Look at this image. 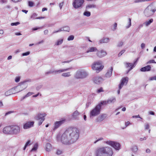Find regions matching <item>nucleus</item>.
<instances>
[{
    "label": "nucleus",
    "instance_id": "obj_11",
    "mask_svg": "<svg viewBox=\"0 0 156 156\" xmlns=\"http://www.w3.org/2000/svg\"><path fill=\"white\" fill-rule=\"evenodd\" d=\"M116 101V98L115 97H112L109 98L107 101H103L101 102V104L103 105H106L107 104H113Z\"/></svg>",
    "mask_w": 156,
    "mask_h": 156
},
{
    "label": "nucleus",
    "instance_id": "obj_30",
    "mask_svg": "<svg viewBox=\"0 0 156 156\" xmlns=\"http://www.w3.org/2000/svg\"><path fill=\"white\" fill-rule=\"evenodd\" d=\"M63 39L58 40L55 43V45L58 46L61 44L63 43Z\"/></svg>",
    "mask_w": 156,
    "mask_h": 156
},
{
    "label": "nucleus",
    "instance_id": "obj_58",
    "mask_svg": "<svg viewBox=\"0 0 156 156\" xmlns=\"http://www.w3.org/2000/svg\"><path fill=\"white\" fill-rule=\"evenodd\" d=\"M117 23H114V29L113 30V31L115 30L116 29V27H117Z\"/></svg>",
    "mask_w": 156,
    "mask_h": 156
},
{
    "label": "nucleus",
    "instance_id": "obj_42",
    "mask_svg": "<svg viewBox=\"0 0 156 156\" xmlns=\"http://www.w3.org/2000/svg\"><path fill=\"white\" fill-rule=\"evenodd\" d=\"M64 27L61 28L60 29H59V30H58L57 31H54L53 32V34L55 33H57L58 32H60L61 31H64Z\"/></svg>",
    "mask_w": 156,
    "mask_h": 156
},
{
    "label": "nucleus",
    "instance_id": "obj_44",
    "mask_svg": "<svg viewBox=\"0 0 156 156\" xmlns=\"http://www.w3.org/2000/svg\"><path fill=\"white\" fill-rule=\"evenodd\" d=\"M126 51V50L123 49L121 50L120 52L118 54V57H120L123 53H124Z\"/></svg>",
    "mask_w": 156,
    "mask_h": 156
},
{
    "label": "nucleus",
    "instance_id": "obj_38",
    "mask_svg": "<svg viewBox=\"0 0 156 156\" xmlns=\"http://www.w3.org/2000/svg\"><path fill=\"white\" fill-rule=\"evenodd\" d=\"M126 67L128 68L129 67H131L132 66H134V65L131 63L126 62L125 63Z\"/></svg>",
    "mask_w": 156,
    "mask_h": 156
},
{
    "label": "nucleus",
    "instance_id": "obj_2",
    "mask_svg": "<svg viewBox=\"0 0 156 156\" xmlns=\"http://www.w3.org/2000/svg\"><path fill=\"white\" fill-rule=\"evenodd\" d=\"M113 154L112 148L109 147H102L97 149L96 156H112Z\"/></svg>",
    "mask_w": 156,
    "mask_h": 156
},
{
    "label": "nucleus",
    "instance_id": "obj_12",
    "mask_svg": "<svg viewBox=\"0 0 156 156\" xmlns=\"http://www.w3.org/2000/svg\"><path fill=\"white\" fill-rule=\"evenodd\" d=\"M66 121V119H63L62 120L55 122L54 123V127L53 129V131H55L56 129L59 127L61 125L63 124Z\"/></svg>",
    "mask_w": 156,
    "mask_h": 156
},
{
    "label": "nucleus",
    "instance_id": "obj_35",
    "mask_svg": "<svg viewBox=\"0 0 156 156\" xmlns=\"http://www.w3.org/2000/svg\"><path fill=\"white\" fill-rule=\"evenodd\" d=\"M91 13L90 12L87 10L84 11L83 13V15L87 17H89L90 16Z\"/></svg>",
    "mask_w": 156,
    "mask_h": 156
},
{
    "label": "nucleus",
    "instance_id": "obj_37",
    "mask_svg": "<svg viewBox=\"0 0 156 156\" xmlns=\"http://www.w3.org/2000/svg\"><path fill=\"white\" fill-rule=\"evenodd\" d=\"M70 76V73L69 72H68L66 73H63L62 74V76L65 77H67L69 76Z\"/></svg>",
    "mask_w": 156,
    "mask_h": 156
},
{
    "label": "nucleus",
    "instance_id": "obj_7",
    "mask_svg": "<svg viewBox=\"0 0 156 156\" xmlns=\"http://www.w3.org/2000/svg\"><path fill=\"white\" fill-rule=\"evenodd\" d=\"M46 115V114L45 113H40L36 115L35 117V119L37 120H40L39 121L38 125L40 126L45 120L44 117Z\"/></svg>",
    "mask_w": 156,
    "mask_h": 156
},
{
    "label": "nucleus",
    "instance_id": "obj_6",
    "mask_svg": "<svg viewBox=\"0 0 156 156\" xmlns=\"http://www.w3.org/2000/svg\"><path fill=\"white\" fill-rule=\"evenodd\" d=\"M104 142L113 147L116 151H119L120 149L121 145L119 143L111 140L106 141Z\"/></svg>",
    "mask_w": 156,
    "mask_h": 156
},
{
    "label": "nucleus",
    "instance_id": "obj_51",
    "mask_svg": "<svg viewBox=\"0 0 156 156\" xmlns=\"http://www.w3.org/2000/svg\"><path fill=\"white\" fill-rule=\"evenodd\" d=\"M103 91V88L101 87L97 90V92L98 93H100L101 92Z\"/></svg>",
    "mask_w": 156,
    "mask_h": 156
},
{
    "label": "nucleus",
    "instance_id": "obj_47",
    "mask_svg": "<svg viewBox=\"0 0 156 156\" xmlns=\"http://www.w3.org/2000/svg\"><path fill=\"white\" fill-rule=\"evenodd\" d=\"M30 52L29 51H27L25 52L22 53V55L23 56H27L30 54Z\"/></svg>",
    "mask_w": 156,
    "mask_h": 156
},
{
    "label": "nucleus",
    "instance_id": "obj_43",
    "mask_svg": "<svg viewBox=\"0 0 156 156\" xmlns=\"http://www.w3.org/2000/svg\"><path fill=\"white\" fill-rule=\"evenodd\" d=\"M123 44V42L122 41H119L117 45L118 47H122Z\"/></svg>",
    "mask_w": 156,
    "mask_h": 156
},
{
    "label": "nucleus",
    "instance_id": "obj_39",
    "mask_svg": "<svg viewBox=\"0 0 156 156\" xmlns=\"http://www.w3.org/2000/svg\"><path fill=\"white\" fill-rule=\"evenodd\" d=\"M74 36L73 35L69 36L67 40L68 41L73 40L74 39Z\"/></svg>",
    "mask_w": 156,
    "mask_h": 156
},
{
    "label": "nucleus",
    "instance_id": "obj_24",
    "mask_svg": "<svg viewBox=\"0 0 156 156\" xmlns=\"http://www.w3.org/2000/svg\"><path fill=\"white\" fill-rule=\"evenodd\" d=\"M96 6L93 4H88L86 5V9H94L96 8Z\"/></svg>",
    "mask_w": 156,
    "mask_h": 156
},
{
    "label": "nucleus",
    "instance_id": "obj_53",
    "mask_svg": "<svg viewBox=\"0 0 156 156\" xmlns=\"http://www.w3.org/2000/svg\"><path fill=\"white\" fill-rule=\"evenodd\" d=\"M156 80V76L151 77L150 78V80Z\"/></svg>",
    "mask_w": 156,
    "mask_h": 156
},
{
    "label": "nucleus",
    "instance_id": "obj_54",
    "mask_svg": "<svg viewBox=\"0 0 156 156\" xmlns=\"http://www.w3.org/2000/svg\"><path fill=\"white\" fill-rule=\"evenodd\" d=\"M30 140H28L26 143V144H25V145L27 147L28 145H30L31 144H30Z\"/></svg>",
    "mask_w": 156,
    "mask_h": 156
},
{
    "label": "nucleus",
    "instance_id": "obj_31",
    "mask_svg": "<svg viewBox=\"0 0 156 156\" xmlns=\"http://www.w3.org/2000/svg\"><path fill=\"white\" fill-rule=\"evenodd\" d=\"M153 19H151L149 20L148 21H147L144 23V24H145L146 26H147L153 22Z\"/></svg>",
    "mask_w": 156,
    "mask_h": 156
},
{
    "label": "nucleus",
    "instance_id": "obj_41",
    "mask_svg": "<svg viewBox=\"0 0 156 156\" xmlns=\"http://www.w3.org/2000/svg\"><path fill=\"white\" fill-rule=\"evenodd\" d=\"M128 25L126 27V28H128L131 26V19L130 18H129L128 19Z\"/></svg>",
    "mask_w": 156,
    "mask_h": 156
},
{
    "label": "nucleus",
    "instance_id": "obj_52",
    "mask_svg": "<svg viewBox=\"0 0 156 156\" xmlns=\"http://www.w3.org/2000/svg\"><path fill=\"white\" fill-rule=\"evenodd\" d=\"M155 63V62L154 60H150V61H149L147 63V64H149V63Z\"/></svg>",
    "mask_w": 156,
    "mask_h": 156
},
{
    "label": "nucleus",
    "instance_id": "obj_4",
    "mask_svg": "<svg viewBox=\"0 0 156 156\" xmlns=\"http://www.w3.org/2000/svg\"><path fill=\"white\" fill-rule=\"evenodd\" d=\"M30 80H25L19 83V85L14 88V89L16 88H18L19 89L18 91L16 92L18 93L26 89L27 87L28 84L26 83L27 82H30Z\"/></svg>",
    "mask_w": 156,
    "mask_h": 156
},
{
    "label": "nucleus",
    "instance_id": "obj_59",
    "mask_svg": "<svg viewBox=\"0 0 156 156\" xmlns=\"http://www.w3.org/2000/svg\"><path fill=\"white\" fill-rule=\"evenodd\" d=\"M41 28L40 27H34L32 28V30L33 31H35L37 30L38 29H41Z\"/></svg>",
    "mask_w": 156,
    "mask_h": 156
},
{
    "label": "nucleus",
    "instance_id": "obj_9",
    "mask_svg": "<svg viewBox=\"0 0 156 156\" xmlns=\"http://www.w3.org/2000/svg\"><path fill=\"white\" fill-rule=\"evenodd\" d=\"M21 131V128L18 126H12V134L17 135Z\"/></svg>",
    "mask_w": 156,
    "mask_h": 156
},
{
    "label": "nucleus",
    "instance_id": "obj_56",
    "mask_svg": "<svg viewBox=\"0 0 156 156\" xmlns=\"http://www.w3.org/2000/svg\"><path fill=\"white\" fill-rule=\"evenodd\" d=\"M42 85H40L36 87V89L37 90H39L42 87Z\"/></svg>",
    "mask_w": 156,
    "mask_h": 156
},
{
    "label": "nucleus",
    "instance_id": "obj_25",
    "mask_svg": "<svg viewBox=\"0 0 156 156\" xmlns=\"http://www.w3.org/2000/svg\"><path fill=\"white\" fill-rule=\"evenodd\" d=\"M98 51L96 48L95 47H91L89 49L86 51V53H88L90 52Z\"/></svg>",
    "mask_w": 156,
    "mask_h": 156
},
{
    "label": "nucleus",
    "instance_id": "obj_33",
    "mask_svg": "<svg viewBox=\"0 0 156 156\" xmlns=\"http://www.w3.org/2000/svg\"><path fill=\"white\" fill-rule=\"evenodd\" d=\"M38 148V144L37 143L35 144L33 146V148L31 149L30 151H37Z\"/></svg>",
    "mask_w": 156,
    "mask_h": 156
},
{
    "label": "nucleus",
    "instance_id": "obj_46",
    "mask_svg": "<svg viewBox=\"0 0 156 156\" xmlns=\"http://www.w3.org/2000/svg\"><path fill=\"white\" fill-rule=\"evenodd\" d=\"M20 24V23L17 22L15 23H12L11 24V25L12 26H17L19 24Z\"/></svg>",
    "mask_w": 156,
    "mask_h": 156
},
{
    "label": "nucleus",
    "instance_id": "obj_27",
    "mask_svg": "<svg viewBox=\"0 0 156 156\" xmlns=\"http://www.w3.org/2000/svg\"><path fill=\"white\" fill-rule=\"evenodd\" d=\"M52 148L51 145L49 143H47L46 145V150L47 151L49 152Z\"/></svg>",
    "mask_w": 156,
    "mask_h": 156
},
{
    "label": "nucleus",
    "instance_id": "obj_61",
    "mask_svg": "<svg viewBox=\"0 0 156 156\" xmlns=\"http://www.w3.org/2000/svg\"><path fill=\"white\" fill-rule=\"evenodd\" d=\"M7 2V0H1L0 1V3L1 4L6 3Z\"/></svg>",
    "mask_w": 156,
    "mask_h": 156
},
{
    "label": "nucleus",
    "instance_id": "obj_55",
    "mask_svg": "<svg viewBox=\"0 0 156 156\" xmlns=\"http://www.w3.org/2000/svg\"><path fill=\"white\" fill-rule=\"evenodd\" d=\"M13 112H14L13 111H9L8 112H6L5 113V116H6L7 115H8L9 114H11V113H13Z\"/></svg>",
    "mask_w": 156,
    "mask_h": 156
},
{
    "label": "nucleus",
    "instance_id": "obj_64",
    "mask_svg": "<svg viewBox=\"0 0 156 156\" xmlns=\"http://www.w3.org/2000/svg\"><path fill=\"white\" fill-rule=\"evenodd\" d=\"M131 123L129 121H127V122H125V127H126L127 126H128L129 124H130Z\"/></svg>",
    "mask_w": 156,
    "mask_h": 156
},
{
    "label": "nucleus",
    "instance_id": "obj_45",
    "mask_svg": "<svg viewBox=\"0 0 156 156\" xmlns=\"http://www.w3.org/2000/svg\"><path fill=\"white\" fill-rule=\"evenodd\" d=\"M54 73V71H52L50 70L48 72H46L45 73V75H47L50 74Z\"/></svg>",
    "mask_w": 156,
    "mask_h": 156
},
{
    "label": "nucleus",
    "instance_id": "obj_18",
    "mask_svg": "<svg viewBox=\"0 0 156 156\" xmlns=\"http://www.w3.org/2000/svg\"><path fill=\"white\" fill-rule=\"evenodd\" d=\"M113 70V67L112 66H111L110 68L108 69L107 73L105 74V76L108 78L110 77L112 75Z\"/></svg>",
    "mask_w": 156,
    "mask_h": 156
},
{
    "label": "nucleus",
    "instance_id": "obj_60",
    "mask_svg": "<svg viewBox=\"0 0 156 156\" xmlns=\"http://www.w3.org/2000/svg\"><path fill=\"white\" fill-rule=\"evenodd\" d=\"M124 84H122L121 83H120L119 86V89H121L122 87Z\"/></svg>",
    "mask_w": 156,
    "mask_h": 156
},
{
    "label": "nucleus",
    "instance_id": "obj_15",
    "mask_svg": "<svg viewBox=\"0 0 156 156\" xmlns=\"http://www.w3.org/2000/svg\"><path fill=\"white\" fill-rule=\"evenodd\" d=\"M93 81L95 83L99 84L103 81V79L101 77L96 76L93 78Z\"/></svg>",
    "mask_w": 156,
    "mask_h": 156
},
{
    "label": "nucleus",
    "instance_id": "obj_5",
    "mask_svg": "<svg viewBox=\"0 0 156 156\" xmlns=\"http://www.w3.org/2000/svg\"><path fill=\"white\" fill-rule=\"evenodd\" d=\"M101 64L102 62L101 61L95 62L92 65V68L93 70H96V72L98 73L104 68V66Z\"/></svg>",
    "mask_w": 156,
    "mask_h": 156
},
{
    "label": "nucleus",
    "instance_id": "obj_8",
    "mask_svg": "<svg viewBox=\"0 0 156 156\" xmlns=\"http://www.w3.org/2000/svg\"><path fill=\"white\" fill-rule=\"evenodd\" d=\"M88 75L87 73L83 70H78L75 74V77L76 79H83Z\"/></svg>",
    "mask_w": 156,
    "mask_h": 156
},
{
    "label": "nucleus",
    "instance_id": "obj_40",
    "mask_svg": "<svg viewBox=\"0 0 156 156\" xmlns=\"http://www.w3.org/2000/svg\"><path fill=\"white\" fill-rule=\"evenodd\" d=\"M64 31L67 32H69L70 30V27L68 26L64 27Z\"/></svg>",
    "mask_w": 156,
    "mask_h": 156
},
{
    "label": "nucleus",
    "instance_id": "obj_28",
    "mask_svg": "<svg viewBox=\"0 0 156 156\" xmlns=\"http://www.w3.org/2000/svg\"><path fill=\"white\" fill-rule=\"evenodd\" d=\"M37 15L36 13H34V14L31 16V18L33 19H41L44 18V17H37Z\"/></svg>",
    "mask_w": 156,
    "mask_h": 156
},
{
    "label": "nucleus",
    "instance_id": "obj_19",
    "mask_svg": "<svg viewBox=\"0 0 156 156\" xmlns=\"http://www.w3.org/2000/svg\"><path fill=\"white\" fill-rule=\"evenodd\" d=\"M151 69V67L150 65H147L145 67L141 68L140 70L141 72L149 71Z\"/></svg>",
    "mask_w": 156,
    "mask_h": 156
},
{
    "label": "nucleus",
    "instance_id": "obj_10",
    "mask_svg": "<svg viewBox=\"0 0 156 156\" xmlns=\"http://www.w3.org/2000/svg\"><path fill=\"white\" fill-rule=\"evenodd\" d=\"M84 1V0H74L73 5L75 9H78L81 7Z\"/></svg>",
    "mask_w": 156,
    "mask_h": 156
},
{
    "label": "nucleus",
    "instance_id": "obj_36",
    "mask_svg": "<svg viewBox=\"0 0 156 156\" xmlns=\"http://www.w3.org/2000/svg\"><path fill=\"white\" fill-rule=\"evenodd\" d=\"M131 150L133 153H135L138 150V147L136 145L132 147Z\"/></svg>",
    "mask_w": 156,
    "mask_h": 156
},
{
    "label": "nucleus",
    "instance_id": "obj_21",
    "mask_svg": "<svg viewBox=\"0 0 156 156\" xmlns=\"http://www.w3.org/2000/svg\"><path fill=\"white\" fill-rule=\"evenodd\" d=\"M79 115L80 113L77 110H76L73 113L72 115L73 118L75 120H78L79 118L78 116Z\"/></svg>",
    "mask_w": 156,
    "mask_h": 156
},
{
    "label": "nucleus",
    "instance_id": "obj_49",
    "mask_svg": "<svg viewBox=\"0 0 156 156\" xmlns=\"http://www.w3.org/2000/svg\"><path fill=\"white\" fill-rule=\"evenodd\" d=\"M34 3L31 1H29L28 5L30 7H32L34 6Z\"/></svg>",
    "mask_w": 156,
    "mask_h": 156
},
{
    "label": "nucleus",
    "instance_id": "obj_3",
    "mask_svg": "<svg viewBox=\"0 0 156 156\" xmlns=\"http://www.w3.org/2000/svg\"><path fill=\"white\" fill-rule=\"evenodd\" d=\"M103 105L102 104H101V102L96 105L90 112V117H94L99 115L102 110L101 106Z\"/></svg>",
    "mask_w": 156,
    "mask_h": 156
},
{
    "label": "nucleus",
    "instance_id": "obj_14",
    "mask_svg": "<svg viewBox=\"0 0 156 156\" xmlns=\"http://www.w3.org/2000/svg\"><path fill=\"white\" fill-rule=\"evenodd\" d=\"M3 133L5 134H12V126H8L4 127L3 129Z\"/></svg>",
    "mask_w": 156,
    "mask_h": 156
},
{
    "label": "nucleus",
    "instance_id": "obj_26",
    "mask_svg": "<svg viewBox=\"0 0 156 156\" xmlns=\"http://www.w3.org/2000/svg\"><path fill=\"white\" fill-rule=\"evenodd\" d=\"M13 88L9 90L6 91L5 93V95L6 96H7L10 95L12 94H15L16 93L14 92H12Z\"/></svg>",
    "mask_w": 156,
    "mask_h": 156
},
{
    "label": "nucleus",
    "instance_id": "obj_62",
    "mask_svg": "<svg viewBox=\"0 0 156 156\" xmlns=\"http://www.w3.org/2000/svg\"><path fill=\"white\" fill-rule=\"evenodd\" d=\"M91 103L90 102H88L86 105V107L87 108H88L89 105L91 104Z\"/></svg>",
    "mask_w": 156,
    "mask_h": 156
},
{
    "label": "nucleus",
    "instance_id": "obj_50",
    "mask_svg": "<svg viewBox=\"0 0 156 156\" xmlns=\"http://www.w3.org/2000/svg\"><path fill=\"white\" fill-rule=\"evenodd\" d=\"M62 154V151L61 150H57L56 152V154L57 155H59L61 154Z\"/></svg>",
    "mask_w": 156,
    "mask_h": 156
},
{
    "label": "nucleus",
    "instance_id": "obj_17",
    "mask_svg": "<svg viewBox=\"0 0 156 156\" xmlns=\"http://www.w3.org/2000/svg\"><path fill=\"white\" fill-rule=\"evenodd\" d=\"M156 10H144V13L145 16L148 17L152 15Z\"/></svg>",
    "mask_w": 156,
    "mask_h": 156
},
{
    "label": "nucleus",
    "instance_id": "obj_57",
    "mask_svg": "<svg viewBox=\"0 0 156 156\" xmlns=\"http://www.w3.org/2000/svg\"><path fill=\"white\" fill-rule=\"evenodd\" d=\"M144 126L145 127V129H148L149 128V125L148 124L145 125Z\"/></svg>",
    "mask_w": 156,
    "mask_h": 156
},
{
    "label": "nucleus",
    "instance_id": "obj_34",
    "mask_svg": "<svg viewBox=\"0 0 156 156\" xmlns=\"http://www.w3.org/2000/svg\"><path fill=\"white\" fill-rule=\"evenodd\" d=\"M154 6L152 4L148 5L146 9V10H154Z\"/></svg>",
    "mask_w": 156,
    "mask_h": 156
},
{
    "label": "nucleus",
    "instance_id": "obj_13",
    "mask_svg": "<svg viewBox=\"0 0 156 156\" xmlns=\"http://www.w3.org/2000/svg\"><path fill=\"white\" fill-rule=\"evenodd\" d=\"M106 114H103L100 115L95 119L97 122H101L104 120L107 116Z\"/></svg>",
    "mask_w": 156,
    "mask_h": 156
},
{
    "label": "nucleus",
    "instance_id": "obj_16",
    "mask_svg": "<svg viewBox=\"0 0 156 156\" xmlns=\"http://www.w3.org/2000/svg\"><path fill=\"white\" fill-rule=\"evenodd\" d=\"M34 122L33 121L28 122L24 124L23 125V128L26 129L33 127L34 126Z\"/></svg>",
    "mask_w": 156,
    "mask_h": 156
},
{
    "label": "nucleus",
    "instance_id": "obj_63",
    "mask_svg": "<svg viewBox=\"0 0 156 156\" xmlns=\"http://www.w3.org/2000/svg\"><path fill=\"white\" fill-rule=\"evenodd\" d=\"M145 44L144 43H142L141 45V48L142 49H143L145 47Z\"/></svg>",
    "mask_w": 156,
    "mask_h": 156
},
{
    "label": "nucleus",
    "instance_id": "obj_20",
    "mask_svg": "<svg viewBox=\"0 0 156 156\" xmlns=\"http://www.w3.org/2000/svg\"><path fill=\"white\" fill-rule=\"evenodd\" d=\"M106 52L103 50H101L100 51H98L97 53V56L99 58H102L105 56L106 55Z\"/></svg>",
    "mask_w": 156,
    "mask_h": 156
},
{
    "label": "nucleus",
    "instance_id": "obj_29",
    "mask_svg": "<svg viewBox=\"0 0 156 156\" xmlns=\"http://www.w3.org/2000/svg\"><path fill=\"white\" fill-rule=\"evenodd\" d=\"M128 81V78L127 77H125L124 78H123L121 80L120 83L124 85V84L125 83H127Z\"/></svg>",
    "mask_w": 156,
    "mask_h": 156
},
{
    "label": "nucleus",
    "instance_id": "obj_23",
    "mask_svg": "<svg viewBox=\"0 0 156 156\" xmlns=\"http://www.w3.org/2000/svg\"><path fill=\"white\" fill-rule=\"evenodd\" d=\"M109 41V38L103 37L102 39L99 41L100 43H107Z\"/></svg>",
    "mask_w": 156,
    "mask_h": 156
},
{
    "label": "nucleus",
    "instance_id": "obj_1",
    "mask_svg": "<svg viewBox=\"0 0 156 156\" xmlns=\"http://www.w3.org/2000/svg\"><path fill=\"white\" fill-rule=\"evenodd\" d=\"M79 131L75 127H70L66 129L62 135L61 141L63 144L69 145L75 142L79 137Z\"/></svg>",
    "mask_w": 156,
    "mask_h": 156
},
{
    "label": "nucleus",
    "instance_id": "obj_32",
    "mask_svg": "<svg viewBox=\"0 0 156 156\" xmlns=\"http://www.w3.org/2000/svg\"><path fill=\"white\" fill-rule=\"evenodd\" d=\"M34 94L33 92H29L26 95L23 96L22 98H21V100L22 101L25 99L26 98L31 96L32 94Z\"/></svg>",
    "mask_w": 156,
    "mask_h": 156
},
{
    "label": "nucleus",
    "instance_id": "obj_22",
    "mask_svg": "<svg viewBox=\"0 0 156 156\" xmlns=\"http://www.w3.org/2000/svg\"><path fill=\"white\" fill-rule=\"evenodd\" d=\"M72 68H69L66 69H60L58 70H55L54 71V74H56L58 73H60L62 72H63L65 71H67L69 70V69H71Z\"/></svg>",
    "mask_w": 156,
    "mask_h": 156
},
{
    "label": "nucleus",
    "instance_id": "obj_48",
    "mask_svg": "<svg viewBox=\"0 0 156 156\" xmlns=\"http://www.w3.org/2000/svg\"><path fill=\"white\" fill-rule=\"evenodd\" d=\"M20 76L16 77L15 79V81L16 83H18L20 81Z\"/></svg>",
    "mask_w": 156,
    "mask_h": 156
}]
</instances>
